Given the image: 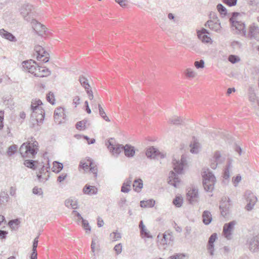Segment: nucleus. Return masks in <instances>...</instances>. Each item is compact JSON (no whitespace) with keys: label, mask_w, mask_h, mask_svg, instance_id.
Segmentation results:
<instances>
[{"label":"nucleus","mask_w":259,"mask_h":259,"mask_svg":"<svg viewBox=\"0 0 259 259\" xmlns=\"http://www.w3.org/2000/svg\"><path fill=\"white\" fill-rule=\"evenodd\" d=\"M226 198H223L220 205V210L221 215L224 218L227 215V202Z\"/></svg>","instance_id":"nucleus-26"},{"label":"nucleus","mask_w":259,"mask_h":259,"mask_svg":"<svg viewBox=\"0 0 259 259\" xmlns=\"http://www.w3.org/2000/svg\"><path fill=\"white\" fill-rule=\"evenodd\" d=\"M229 60L232 63H236V62L240 61V59L238 56L230 55L229 57Z\"/></svg>","instance_id":"nucleus-48"},{"label":"nucleus","mask_w":259,"mask_h":259,"mask_svg":"<svg viewBox=\"0 0 259 259\" xmlns=\"http://www.w3.org/2000/svg\"><path fill=\"white\" fill-rule=\"evenodd\" d=\"M108 150L115 157L124 150L125 155L127 157H132L135 155V150L134 146L126 144L125 146L116 143L113 139L111 138L106 143Z\"/></svg>","instance_id":"nucleus-1"},{"label":"nucleus","mask_w":259,"mask_h":259,"mask_svg":"<svg viewBox=\"0 0 259 259\" xmlns=\"http://www.w3.org/2000/svg\"><path fill=\"white\" fill-rule=\"evenodd\" d=\"M172 164L174 169L176 172H174L173 171H170L168 183L175 187H177L180 182V179L178 175L182 173L184 166L187 164L185 156L184 155L182 156L180 160L174 159L172 160Z\"/></svg>","instance_id":"nucleus-2"},{"label":"nucleus","mask_w":259,"mask_h":259,"mask_svg":"<svg viewBox=\"0 0 259 259\" xmlns=\"http://www.w3.org/2000/svg\"><path fill=\"white\" fill-rule=\"evenodd\" d=\"M182 121V119L177 116H174L169 119L168 122L172 124H179Z\"/></svg>","instance_id":"nucleus-41"},{"label":"nucleus","mask_w":259,"mask_h":259,"mask_svg":"<svg viewBox=\"0 0 259 259\" xmlns=\"http://www.w3.org/2000/svg\"><path fill=\"white\" fill-rule=\"evenodd\" d=\"M20 222V220L19 219L12 220L9 222L8 225L12 230H16L18 229Z\"/></svg>","instance_id":"nucleus-32"},{"label":"nucleus","mask_w":259,"mask_h":259,"mask_svg":"<svg viewBox=\"0 0 259 259\" xmlns=\"http://www.w3.org/2000/svg\"><path fill=\"white\" fill-rule=\"evenodd\" d=\"M185 237H187L191 233V228L190 226L186 227L185 229Z\"/></svg>","instance_id":"nucleus-58"},{"label":"nucleus","mask_w":259,"mask_h":259,"mask_svg":"<svg viewBox=\"0 0 259 259\" xmlns=\"http://www.w3.org/2000/svg\"><path fill=\"white\" fill-rule=\"evenodd\" d=\"M33 193L35 194H39V195H41L42 193L41 192V189H38L36 187H34L33 189Z\"/></svg>","instance_id":"nucleus-63"},{"label":"nucleus","mask_w":259,"mask_h":259,"mask_svg":"<svg viewBox=\"0 0 259 259\" xmlns=\"http://www.w3.org/2000/svg\"><path fill=\"white\" fill-rule=\"evenodd\" d=\"M9 199V196L8 193L5 191H2L0 194V205L5 206Z\"/></svg>","instance_id":"nucleus-28"},{"label":"nucleus","mask_w":259,"mask_h":259,"mask_svg":"<svg viewBox=\"0 0 259 259\" xmlns=\"http://www.w3.org/2000/svg\"><path fill=\"white\" fill-rule=\"evenodd\" d=\"M218 238V235L217 234L214 233L211 234V235L210 236L207 245V249L209 252L210 254L211 255H213V251H214V242Z\"/></svg>","instance_id":"nucleus-16"},{"label":"nucleus","mask_w":259,"mask_h":259,"mask_svg":"<svg viewBox=\"0 0 259 259\" xmlns=\"http://www.w3.org/2000/svg\"><path fill=\"white\" fill-rule=\"evenodd\" d=\"M187 199L190 204H193L198 202V190L194 187H191L187 189Z\"/></svg>","instance_id":"nucleus-8"},{"label":"nucleus","mask_w":259,"mask_h":259,"mask_svg":"<svg viewBox=\"0 0 259 259\" xmlns=\"http://www.w3.org/2000/svg\"><path fill=\"white\" fill-rule=\"evenodd\" d=\"M83 192L85 194L92 195L97 193L98 189L95 186L86 185L83 188Z\"/></svg>","instance_id":"nucleus-22"},{"label":"nucleus","mask_w":259,"mask_h":259,"mask_svg":"<svg viewBox=\"0 0 259 259\" xmlns=\"http://www.w3.org/2000/svg\"><path fill=\"white\" fill-rule=\"evenodd\" d=\"M146 155L148 158L151 159L162 158L164 157L163 154L160 152L157 149L153 146L147 149Z\"/></svg>","instance_id":"nucleus-12"},{"label":"nucleus","mask_w":259,"mask_h":259,"mask_svg":"<svg viewBox=\"0 0 259 259\" xmlns=\"http://www.w3.org/2000/svg\"><path fill=\"white\" fill-rule=\"evenodd\" d=\"M4 113L2 111H0V130L2 129L3 126V120H4Z\"/></svg>","instance_id":"nucleus-57"},{"label":"nucleus","mask_w":259,"mask_h":259,"mask_svg":"<svg viewBox=\"0 0 259 259\" xmlns=\"http://www.w3.org/2000/svg\"><path fill=\"white\" fill-rule=\"evenodd\" d=\"M243 21V15L240 13H234L233 16L230 18V21L233 27L243 34H245V27Z\"/></svg>","instance_id":"nucleus-4"},{"label":"nucleus","mask_w":259,"mask_h":259,"mask_svg":"<svg viewBox=\"0 0 259 259\" xmlns=\"http://www.w3.org/2000/svg\"><path fill=\"white\" fill-rule=\"evenodd\" d=\"M0 35L4 38L11 41H16L17 39L15 36H14L12 33L5 30L4 29H1L0 30Z\"/></svg>","instance_id":"nucleus-23"},{"label":"nucleus","mask_w":259,"mask_h":259,"mask_svg":"<svg viewBox=\"0 0 259 259\" xmlns=\"http://www.w3.org/2000/svg\"><path fill=\"white\" fill-rule=\"evenodd\" d=\"M32 9L33 6L29 4H25L22 6L20 12L25 20L30 21L33 19L31 17Z\"/></svg>","instance_id":"nucleus-9"},{"label":"nucleus","mask_w":259,"mask_h":259,"mask_svg":"<svg viewBox=\"0 0 259 259\" xmlns=\"http://www.w3.org/2000/svg\"><path fill=\"white\" fill-rule=\"evenodd\" d=\"M205 27H208L211 30L218 31L221 28V23L219 20L213 21L209 20L205 24Z\"/></svg>","instance_id":"nucleus-19"},{"label":"nucleus","mask_w":259,"mask_h":259,"mask_svg":"<svg viewBox=\"0 0 259 259\" xmlns=\"http://www.w3.org/2000/svg\"><path fill=\"white\" fill-rule=\"evenodd\" d=\"M67 174L66 173H62L58 177L57 181L61 183L67 177Z\"/></svg>","instance_id":"nucleus-54"},{"label":"nucleus","mask_w":259,"mask_h":259,"mask_svg":"<svg viewBox=\"0 0 259 259\" xmlns=\"http://www.w3.org/2000/svg\"><path fill=\"white\" fill-rule=\"evenodd\" d=\"M31 23L33 29L38 35H42L46 32L45 26L37 22L35 19H32Z\"/></svg>","instance_id":"nucleus-14"},{"label":"nucleus","mask_w":259,"mask_h":259,"mask_svg":"<svg viewBox=\"0 0 259 259\" xmlns=\"http://www.w3.org/2000/svg\"><path fill=\"white\" fill-rule=\"evenodd\" d=\"M203 185L206 191H211L214 188L215 178L210 171H204L202 175Z\"/></svg>","instance_id":"nucleus-5"},{"label":"nucleus","mask_w":259,"mask_h":259,"mask_svg":"<svg viewBox=\"0 0 259 259\" xmlns=\"http://www.w3.org/2000/svg\"><path fill=\"white\" fill-rule=\"evenodd\" d=\"M182 203L183 199L180 196H177L173 200V204L178 207L181 206Z\"/></svg>","instance_id":"nucleus-44"},{"label":"nucleus","mask_w":259,"mask_h":259,"mask_svg":"<svg viewBox=\"0 0 259 259\" xmlns=\"http://www.w3.org/2000/svg\"><path fill=\"white\" fill-rule=\"evenodd\" d=\"M121 7H124L126 5V0H115Z\"/></svg>","instance_id":"nucleus-60"},{"label":"nucleus","mask_w":259,"mask_h":259,"mask_svg":"<svg viewBox=\"0 0 259 259\" xmlns=\"http://www.w3.org/2000/svg\"><path fill=\"white\" fill-rule=\"evenodd\" d=\"M34 51L36 53V59L39 61L47 63L49 61V54L40 46H35Z\"/></svg>","instance_id":"nucleus-6"},{"label":"nucleus","mask_w":259,"mask_h":259,"mask_svg":"<svg viewBox=\"0 0 259 259\" xmlns=\"http://www.w3.org/2000/svg\"><path fill=\"white\" fill-rule=\"evenodd\" d=\"M19 152L23 157H31L36 154V152L34 149H31V147H29L28 143H24L21 146Z\"/></svg>","instance_id":"nucleus-10"},{"label":"nucleus","mask_w":259,"mask_h":259,"mask_svg":"<svg viewBox=\"0 0 259 259\" xmlns=\"http://www.w3.org/2000/svg\"><path fill=\"white\" fill-rule=\"evenodd\" d=\"M110 236L112 238L113 241H117L121 238L120 233L117 232L111 233Z\"/></svg>","instance_id":"nucleus-45"},{"label":"nucleus","mask_w":259,"mask_h":259,"mask_svg":"<svg viewBox=\"0 0 259 259\" xmlns=\"http://www.w3.org/2000/svg\"><path fill=\"white\" fill-rule=\"evenodd\" d=\"M155 204V201L153 199H149L146 201H141L140 202V206L142 207H151Z\"/></svg>","instance_id":"nucleus-35"},{"label":"nucleus","mask_w":259,"mask_h":259,"mask_svg":"<svg viewBox=\"0 0 259 259\" xmlns=\"http://www.w3.org/2000/svg\"><path fill=\"white\" fill-rule=\"evenodd\" d=\"M227 62V51H220L217 55V64L219 67H223Z\"/></svg>","instance_id":"nucleus-15"},{"label":"nucleus","mask_w":259,"mask_h":259,"mask_svg":"<svg viewBox=\"0 0 259 259\" xmlns=\"http://www.w3.org/2000/svg\"><path fill=\"white\" fill-rule=\"evenodd\" d=\"M139 228L142 235H144L147 238H152V236L149 234V231L146 229L142 221H141L140 222Z\"/></svg>","instance_id":"nucleus-25"},{"label":"nucleus","mask_w":259,"mask_h":259,"mask_svg":"<svg viewBox=\"0 0 259 259\" xmlns=\"http://www.w3.org/2000/svg\"><path fill=\"white\" fill-rule=\"evenodd\" d=\"M133 187L135 191L139 192L143 188V181L141 179H139L134 181Z\"/></svg>","instance_id":"nucleus-31"},{"label":"nucleus","mask_w":259,"mask_h":259,"mask_svg":"<svg viewBox=\"0 0 259 259\" xmlns=\"http://www.w3.org/2000/svg\"><path fill=\"white\" fill-rule=\"evenodd\" d=\"M194 66L197 69L203 68L204 67V61L203 60L196 61L194 62Z\"/></svg>","instance_id":"nucleus-47"},{"label":"nucleus","mask_w":259,"mask_h":259,"mask_svg":"<svg viewBox=\"0 0 259 259\" xmlns=\"http://www.w3.org/2000/svg\"><path fill=\"white\" fill-rule=\"evenodd\" d=\"M66 116L64 108L58 107L55 109L54 114V121L57 124H60L64 123L66 120Z\"/></svg>","instance_id":"nucleus-7"},{"label":"nucleus","mask_w":259,"mask_h":259,"mask_svg":"<svg viewBox=\"0 0 259 259\" xmlns=\"http://www.w3.org/2000/svg\"><path fill=\"white\" fill-rule=\"evenodd\" d=\"M37 65H38L37 63V65L33 64L27 71L31 74H33L35 76L36 72L37 71Z\"/></svg>","instance_id":"nucleus-49"},{"label":"nucleus","mask_w":259,"mask_h":259,"mask_svg":"<svg viewBox=\"0 0 259 259\" xmlns=\"http://www.w3.org/2000/svg\"><path fill=\"white\" fill-rule=\"evenodd\" d=\"M82 226L84 229V230H86V232H88L89 231V232L91 231V228L90 226L89 225V223H88V221L82 219Z\"/></svg>","instance_id":"nucleus-46"},{"label":"nucleus","mask_w":259,"mask_h":259,"mask_svg":"<svg viewBox=\"0 0 259 259\" xmlns=\"http://www.w3.org/2000/svg\"><path fill=\"white\" fill-rule=\"evenodd\" d=\"M33 64L37 65V63L34 60L30 59L23 61L22 62V67L24 70L28 71Z\"/></svg>","instance_id":"nucleus-33"},{"label":"nucleus","mask_w":259,"mask_h":259,"mask_svg":"<svg viewBox=\"0 0 259 259\" xmlns=\"http://www.w3.org/2000/svg\"><path fill=\"white\" fill-rule=\"evenodd\" d=\"M250 249L253 250L259 249V235L254 238L250 243Z\"/></svg>","instance_id":"nucleus-36"},{"label":"nucleus","mask_w":259,"mask_h":259,"mask_svg":"<svg viewBox=\"0 0 259 259\" xmlns=\"http://www.w3.org/2000/svg\"><path fill=\"white\" fill-rule=\"evenodd\" d=\"M114 249L115 251L117 254H120L122 252V245L121 243H119L116 244L114 247Z\"/></svg>","instance_id":"nucleus-53"},{"label":"nucleus","mask_w":259,"mask_h":259,"mask_svg":"<svg viewBox=\"0 0 259 259\" xmlns=\"http://www.w3.org/2000/svg\"><path fill=\"white\" fill-rule=\"evenodd\" d=\"M30 259H37V251L36 250L32 249V252L30 255Z\"/></svg>","instance_id":"nucleus-62"},{"label":"nucleus","mask_w":259,"mask_h":259,"mask_svg":"<svg viewBox=\"0 0 259 259\" xmlns=\"http://www.w3.org/2000/svg\"><path fill=\"white\" fill-rule=\"evenodd\" d=\"M79 81L81 86L84 89L89 97H93L94 95L89 83L88 79L84 76L80 75L79 78Z\"/></svg>","instance_id":"nucleus-13"},{"label":"nucleus","mask_w":259,"mask_h":259,"mask_svg":"<svg viewBox=\"0 0 259 259\" xmlns=\"http://www.w3.org/2000/svg\"><path fill=\"white\" fill-rule=\"evenodd\" d=\"M185 254L183 253H177L170 257L171 259H185Z\"/></svg>","instance_id":"nucleus-52"},{"label":"nucleus","mask_w":259,"mask_h":259,"mask_svg":"<svg viewBox=\"0 0 259 259\" xmlns=\"http://www.w3.org/2000/svg\"><path fill=\"white\" fill-rule=\"evenodd\" d=\"M190 152L192 153L197 154L200 149V144L196 141H194L193 143L190 145Z\"/></svg>","instance_id":"nucleus-37"},{"label":"nucleus","mask_w":259,"mask_h":259,"mask_svg":"<svg viewBox=\"0 0 259 259\" xmlns=\"http://www.w3.org/2000/svg\"><path fill=\"white\" fill-rule=\"evenodd\" d=\"M142 81L140 79H134L131 81V88L134 92H137L139 91Z\"/></svg>","instance_id":"nucleus-29"},{"label":"nucleus","mask_w":259,"mask_h":259,"mask_svg":"<svg viewBox=\"0 0 259 259\" xmlns=\"http://www.w3.org/2000/svg\"><path fill=\"white\" fill-rule=\"evenodd\" d=\"M96 241H97L96 239H94V238L92 239V243H91V249H92V251L93 253L95 252V246H96Z\"/></svg>","instance_id":"nucleus-61"},{"label":"nucleus","mask_w":259,"mask_h":259,"mask_svg":"<svg viewBox=\"0 0 259 259\" xmlns=\"http://www.w3.org/2000/svg\"><path fill=\"white\" fill-rule=\"evenodd\" d=\"M87 120H83L77 122L76 123L75 126L76 128L80 131L84 130L85 129V125L87 123Z\"/></svg>","instance_id":"nucleus-40"},{"label":"nucleus","mask_w":259,"mask_h":259,"mask_svg":"<svg viewBox=\"0 0 259 259\" xmlns=\"http://www.w3.org/2000/svg\"><path fill=\"white\" fill-rule=\"evenodd\" d=\"M241 179V176L239 175L236 176V177L233 179V182L235 185H236L238 184Z\"/></svg>","instance_id":"nucleus-59"},{"label":"nucleus","mask_w":259,"mask_h":259,"mask_svg":"<svg viewBox=\"0 0 259 259\" xmlns=\"http://www.w3.org/2000/svg\"><path fill=\"white\" fill-rule=\"evenodd\" d=\"M42 105L41 101L36 98L33 100L31 102V108L32 110L31 114L32 127H35L37 124L39 125L44 121L45 118V112L41 105Z\"/></svg>","instance_id":"nucleus-3"},{"label":"nucleus","mask_w":259,"mask_h":259,"mask_svg":"<svg viewBox=\"0 0 259 259\" xmlns=\"http://www.w3.org/2000/svg\"><path fill=\"white\" fill-rule=\"evenodd\" d=\"M90 171L95 174V176L96 177L97 175V168L96 166L93 165V164L89 167Z\"/></svg>","instance_id":"nucleus-55"},{"label":"nucleus","mask_w":259,"mask_h":259,"mask_svg":"<svg viewBox=\"0 0 259 259\" xmlns=\"http://www.w3.org/2000/svg\"><path fill=\"white\" fill-rule=\"evenodd\" d=\"M207 34H209L208 30L204 28L197 32L199 39L205 43H209L211 41V38L207 35Z\"/></svg>","instance_id":"nucleus-17"},{"label":"nucleus","mask_w":259,"mask_h":259,"mask_svg":"<svg viewBox=\"0 0 259 259\" xmlns=\"http://www.w3.org/2000/svg\"><path fill=\"white\" fill-rule=\"evenodd\" d=\"M133 181L132 176L126 179L122 184L121 188V191L123 193H128L131 190V185Z\"/></svg>","instance_id":"nucleus-20"},{"label":"nucleus","mask_w":259,"mask_h":259,"mask_svg":"<svg viewBox=\"0 0 259 259\" xmlns=\"http://www.w3.org/2000/svg\"><path fill=\"white\" fill-rule=\"evenodd\" d=\"M219 151H216L210 160V166L211 168L215 169L218 165L222 164L225 161Z\"/></svg>","instance_id":"nucleus-11"},{"label":"nucleus","mask_w":259,"mask_h":259,"mask_svg":"<svg viewBox=\"0 0 259 259\" xmlns=\"http://www.w3.org/2000/svg\"><path fill=\"white\" fill-rule=\"evenodd\" d=\"M161 237L162 238L160 240V244L165 245L167 243H169L172 238V235L169 233H167V234L164 233L162 234Z\"/></svg>","instance_id":"nucleus-30"},{"label":"nucleus","mask_w":259,"mask_h":259,"mask_svg":"<svg viewBox=\"0 0 259 259\" xmlns=\"http://www.w3.org/2000/svg\"><path fill=\"white\" fill-rule=\"evenodd\" d=\"M209 16V18L210 19V20H212L213 21L219 20L218 19L217 15L216 13L214 12H210Z\"/></svg>","instance_id":"nucleus-56"},{"label":"nucleus","mask_w":259,"mask_h":259,"mask_svg":"<svg viewBox=\"0 0 259 259\" xmlns=\"http://www.w3.org/2000/svg\"><path fill=\"white\" fill-rule=\"evenodd\" d=\"M37 71L35 76L44 77L49 76L51 74V71L47 67L37 65Z\"/></svg>","instance_id":"nucleus-18"},{"label":"nucleus","mask_w":259,"mask_h":259,"mask_svg":"<svg viewBox=\"0 0 259 259\" xmlns=\"http://www.w3.org/2000/svg\"><path fill=\"white\" fill-rule=\"evenodd\" d=\"M17 149V146L16 145H13L8 148L7 152L8 156H11L14 154Z\"/></svg>","instance_id":"nucleus-43"},{"label":"nucleus","mask_w":259,"mask_h":259,"mask_svg":"<svg viewBox=\"0 0 259 259\" xmlns=\"http://www.w3.org/2000/svg\"><path fill=\"white\" fill-rule=\"evenodd\" d=\"M37 162L32 160H26L24 162V164L28 168L35 169L36 166L35 163Z\"/></svg>","instance_id":"nucleus-39"},{"label":"nucleus","mask_w":259,"mask_h":259,"mask_svg":"<svg viewBox=\"0 0 259 259\" xmlns=\"http://www.w3.org/2000/svg\"><path fill=\"white\" fill-rule=\"evenodd\" d=\"M202 221L205 225H209L212 221V218L211 213L208 210H205L202 213Z\"/></svg>","instance_id":"nucleus-24"},{"label":"nucleus","mask_w":259,"mask_h":259,"mask_svg":"<svg viewBox=\"0 0 259 259\" xmlns=\"http://www.w3.org/2000/svg\"><path fill=\"white\" fill-rule=\"evenodd\" d=\"M98 107H99V114L100 116L106 121H110V119L107 116L105 112L104 111V109L101 107L100 104H98Z\"/></svg>","instance_id":"nucleus-42"},{"label":"nucleus","mask_w":259,"mask_h":259,"mask_svg":"<svg viewBox=\"0 0 259 259\" xmlns=\"http://www.w3.org/2000/svg\"><path fill=\"white\" fill-rule=\"evenodd\" d=\"M29 147H31V149H34L36 152H37L38 150V143L36 141H35L33 142L32 143L29 142L28 143Z\"/></svg>","instance_id":"nucleus-51"},{"label":"nucleus","mask_w":259,"mask_h":259,"mask_svg":"<svg viewBox=\"0 0 259 259\" xmlns=\"http://www.w3.org/2000/svg\"><path fill=\"white\" fill-rule=\"evenodd\" d=\"M93 164L92 161L91 159L82 160L80 162L79 167H81L84 170L89 168L90 166Z\"/></svg>","instance_id":"nucleus-27"},{"label":"nucleus","mask_w":259,"mask_h":259,"mask_svg":"<svg viewBox=\"0 0 259 259\" xmlns=\"http://www.w3.org/2000/svg\"><path fill=\"white\" fill-rule=\"evenodd\" d=\"M196 72L193 71L191 69L188 68L186 71V75L188 77H194L196 76Z\"/></svg>","instance_id":"nucleus-50"},{"label":"nucleus","mask_w":259,"mask_h":259,"mask_svg":"<svg viewBox=\"0 0 259 259\" xmlns=\"http://www.w3.org/2000/svg\"><path fill=\"white\" fill-rule=\"evenodd\" d=\"M97 225L99 227H101L104 225V221L101 218L98 217L97 219Z\"/></svg>","instance_id":"nucleus-64"},{"label":"nucleus","mask_w":259,"mask_h":259,"mask_svg":"<svg viewBox=\"0 0 259 259\" xmlns=\"http://www.w3.org/2000/svg\"><path fill=\"white\" fill-rule=\"evenodd\" d=\"M217 10L222 17H224L227 15V9L222 4H219L217 7Z\"/></svg>","instance_id":"nucleus-38"},{"label":"nucleus","mask_w":259,"mask_h":259,"mask_svg":"<svg viewBox=\"0 0 259 259\" xmlns=\"http://www.w3.org/2000/svg\"><path fill=\"white\" fill-rule=\"evenodd\" d=\"M63 168V165L62 163L58 161L53 162V166L52 167V170L56 173H59Z\"/></svg>","instance_id":"nucleus-34"},{"label":"nucleus","mask_w":259,"mask_h":259,"mask_svg":"<svg viewBox=\"0 0 259 259\" xmlns=\"http://www.w3.org/2000/svg\"><path fill=\"white\" fill-rule=\"evenodd\" d=\"M64 203L65 205L68 208L75 209L78 207V202L75 198H69L65 201Z\"/></svg>","instance_id":"nucleus-21"}]
</instances>
